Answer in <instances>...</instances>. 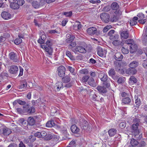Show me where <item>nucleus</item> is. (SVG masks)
<instances>
[{"instance_id":"14","label":"nucleus","mask_w":147,"mask_h":147,"mask_svg":"<svg viewBox=\"0 0 147 147\" xmlns=\"http://www.w3.org/2000/svg\"><path fill=\"white\" fill-rule=\"evenodd\" d=\"M97 31V29L94 27L89 28L87 30V33L91 35H92L95 34L96 32Z\"/></svg>"},{"instance_id":"46","label":"nucleus","mask_w":147,"mask_h":147,"mask_svg":"<svg viewBox=\"0 0 147 147\" xmlns=\"http://www.w3.org/2000/svg\"><path fill=\"white\" fill-rule=\"evenodd\" d=\"M91 99L94 101H99L98 98L96 94H94L91 95Z\"/></svg>"},{"instance_id":"59","label":"nucleus","mask_w":147,"mask_h":147,"mask_svg":"<svg viewBox=\"0 0 147 147\" xmlns=\"http://www.w3.org/2000/svg\"><path fill=\"white\" fill-rule=\"evenodd\" d=\"M40 132L41 134V138H42L43 139L45 136L46 135L47 132L44 131H41Z\"/></svg>"},{"instance_id":"11","label":"nucleus","mask_w":147,"mask_h":147,"mask_svg":"<svg viewBox=\"0 0 147 147\" xmlns=\"http://www.w3.org/2000/svg\"><path fill=\"white\" fill-rule=\"evenodd\" d=\"M2 18L5 20H8L11 18V14L8 12L6 11L2 12L1 14Z\"/></svg>"},{"instance_id":"6","label":"nucleus","mask_w":147,"mask_h":147,"mask_svg":"<svg viewBox=\"0 0 147 147\" xmlns=\"http://www.w3.org/2000/svg\"><path fill=\"white\" fill-rule=\"evenodd\" d=\"M139 125V124L134 123L131 127V129L132 130V133L133 135L135 136L138 135L139 134V131L138 129V127Z\"/></svg>"},{"instance_id":"53","label":"nucleus","mask_w":147,"mask_h":147,"mask_svg":"<svg viewBox=\"0 0 147 147\" xmlns=\"http://www.w3.org/2000/svg\"><path fill=\"white\" fill-rule=\"evenodd\" d=\"M29 139L30 140V141L33 142L36 139V136L34 135L30 136L29 137Z\"/></svg>"},{"instance_id":"48","label":"nucleus","mask_w":147,"mask_h":147,"mask_svg":"<svg viewBox=\"0 0 147 147\" xmlns=\"http://www.w3.org/2000/svg\"><path fill=\"white\" fill-rule=\"evenodd\" d=\"M122 53L124 54H127L129 52V50L127 49H126L124 47H122L121 49Z\"/></svg>"},{"instance_id":"44","label":"nucleus","mask_w":147,"mask_h":147,"mask_svg":"<svg viewBox=\"0 0 147 147\" xmlns=\"http://www.w3.org/2000/svg\"><path fill=\"white\" fill-rule=\"evenodd\" d=\"M48 33L50 34H59V32L57 29L55 30H49L48 31Z\"/></svg>"},{"instance_id":"40","label":"nucleus","mask_w":147,"mask_h":147,"mask_svg":"<svg viewBox=\"0 0 147 147\" xmlns=\"http://www.w3.org/2000/svg\"><path fill=\"white\" fill-rule=\"evenodd\" d=\"M88 84L90 86H94L95 85V82L94 80L92 78H90L88 82Z\"/></svg>"},{"instance_id":"35","label":"nucleus","mask_w":147,"mask_h":147,"mask_svg":"<svg viewBox=\"0 0 147 147\" xmlns=\"http://www.w3.org/2000/svg\"><path fill=\"white\" fill-rule=\"evenodd\" d=\"M122 103L124 104H128L131 102V99L127 97L123 98L122 99Z\"/></svg>"},{"instance_id":"5","label":"nucleus","mask_w":147,"mask_h":147,"mask_svg":"<svg viewBox=\"0 0 147 147\" xmlns=\"http://www.w3.org/2000/svg\"><path fill=\"white\" fill-rule=\"evenodd\" d=\"M100 17L102 21L106 23L109 22L110 16L109 14L106 13H102L100 14Z\"/></svg>"},{"instance_id":"21","label":"nucleus","mask_w":147,"mask_h":147,"mask_svg":"<svg viewBox=\"0 0 147 147\" xmlns=\"http://www.w3.org/2000/svg\"><path fill=\"white\" fill-rule=\"evenodd\" d=\"M28 124L30 126H33L35 123V120L34 119L31 117H28L27 120Z\"/></svg>"},{"instance_id":"39","label":"nucleus","mask_w":147,"mask_h":147,"mask_svg":"<svg viewBox=\"0 0 147 147\" xmlns=\"http://www.w3.org/2000/svg\"><path fill=\"white\" fill-rule=\"evenodd\" d=\"M137 98L136 99L135 104H134V106L136 107H139L140 105L141 101L140 99L137 97H136Z\"/></svg>"},{"instance_id":"50","label":"nucleus","mask_w":147,"mask_h":147,"mask_svg":"<svg viewBox=\"0 0 147 147\" xmlns=\"http://www.w3.org/2000/svg\"><path fill=\"white\" fill-rule=\"evenodd\" d=\"M133 42V39H129L126 40L125 42V44L127 45H131L132 43Z\"/></svg>"},{"instance_id":"9","label":"nucleus","mask_w":147,"mask_h":147,"mask_svg":"<svg viewBox=\"0 0 147 147\" xmlns=\"http://www.w3.org/2000/svg\"><path fill=\"white\" fill-rule=\"evenodd\" d=\"M115 68L116 71L119 73L122 74V72H124V70L123 71L122 67L119 63V62L115 61L114 62Z\"/></svg>"},{"instance_id":"20","label":"nucleus","mask_w":147,"mask_h":147,"mask_svg":"<svg viewBox=\"0 0 147 147\" xmlns=\"http://www.w3.org/2000/svg\"><path fill=\"white\" fill-rule=\"evenodd\" d=\"M99 78L102 81L105 82L108 80L107 75L103 73H100L99 74Z\"/></svg>"},{"instance_id":"27","label":"nucleus","mask_w":147,"mask_h":147,"mask_svg":"<svg viewBox=\"0 0 147 147\" xmlns=\"http://www.w3.org/2000/svg\"><path fill=\"white\" fill-rule=\"evenodd\" d=\"M129 47L130 52L132 53L135 52L137 49V46L136 44H131Z\"/></svg>"},{"instance_id":"18","label":"nucleus","mask_w":147,"mask_h":147,"mask_svg":"<svg viewBox=\"0 0 147 147\" xmlns=\"http://www.w3.org/2000/svg\"><path fill=\"white\" fill-rule=\"evenodd\" d=\"M70 129L71 132L77 134L80 131L79 128L75 125H72Z\"/></svg>"},{"instance_id":"17","label":"nucleus","mask_w":147,"mask_h":147,"mask_svg":"<svg viewBox=\"0 0 147 147\" xmlns=\"http://www.w3.org/2000/svg\"><path fill=\"white\" fill-rule=\"evenodd\" d=\"M63 135H65L66 136L65 138H64V140H66L67 138H68L69 135L67 134V130L66 127H65L63 126H61V128L59 131Z\"/></svg>"},{"instance_id":"57","label":"nucleus","mask_w":147,"mask_h":147,"mask_svg":"<svg viewBox=\"0 0 147 147\" xmlns=\"http://www.w3.org/2000/svg\"><path fill=\"white\" fill-rule=\"evenodd\" d=\"M25 3V1L24 0H18L17 1V3L19 5V6L22 5Z\"/></svg>"},{"instance_id":"8","label":"nucleus","mask_w":147,"mask_h":147,"mask_svg":"<svg viewBox=\"0 0 147 147\" xmlns=\"http://www.w3.org/2000/svg\"><path fill=\"white\" fill-rule=\"evenodd\" d=\"M97 51L98 55L100 57L105 56L107 52L106 50L103 49L100 47H97Z\"/></svg>"},{"instance_id":"51","label":"nucleus","mask_w":147,"mask_h":147,"mask_svg":"<svg viewBox=\"0 0 147 147\" xmlns=\"http://www.w3.org/2000/svg\"><path fill=\"white\" fill-rule=\"evenodd\" d=\"M103 85L104 87L105 86L107 88H109L110 86L109 82L108 80L104 82L103 83Z\"/></svg>"},{"instance_id":"16","label":"nucleus","mask_w":147,"mask_h":147,"mask_svg":"<svg viewBox=\"0 0 147 147\" xmlns=\"http://www.w3.org/2000/svg\"><path fill=\"white\" fill-rule=\"evenodd\" d=\"M18 69L17 66L15 65H11L10 67L9 71L12 74H16L18 71Z\"/></svg>"},{"instance_id":"58","label":"nucleus","mask_w":147,"mask_h":147,"mask_svg":"<svg viewBox=\"0 0 147 147\" xmlns=\"http://www.w3.org/2000/svg\"><path fill=\"white\" fill-rule=\"evenodd\" d=\"M124 82V78H122L121 77L119 78L117 82L119 84H121L123 83Z\"/></svg>"},{"instance_id":"3","label":"nucleus","mask_w":147,"mask_h":147,"mask_svg":"<svg viewBox=\"0 0 147 147\" xmlns=\"http://www.w3.org/2000/svg\"><path fill=\"white\" fill-rule=\"evenodd\" d=\"M24 111L28 114H32L35 112V109L33 107H30L29 103H27L23 106Z\"/></svg>"},{"instance_id":"15","label":"nucleus","mask_w":147,"mask_h":147,"mask_svg":"<svg viewBox=\"0 0 147 147\" xmlns=\"http://www.w3.org/2000/svg\"><path fill=\"white\" fill-rule=\"evenodd\" d=\"M67 39H66V42L67 43H70L72 42L75 38V36L73 35H71L69 34H67L66 35Z\"/></svg>"},{"instance_id":"4","label":"nucleus","mask_w":147,"mask_h":147,"mask_svg":"<svg viewBox=\"0 0 147 147\" xmlns=\"http://www.w3.org/2000/svg\"><path fill=\"white\" fill-rule=\"evenodd\" d=\"M88 125V122L85 120H82V121L80 122V126L82 129L87 131L90 130V129Z\"/></svg>"},{"instance_id":"19","label":"nucleus","mask_w":147,"mask_h":147,"mask_svg":"<svg viewBox=\"0 0 147 147\" xmlns=\"http://www.w3.org/2000/svg\"><path fill=\"white\" fill-rule=\"evenodd\" d=\"M123 57V55L119 52L116 53L114 55V58L117 61H121Z\"/></svg>"},{"instance_id":"26","label":"nucleus","mask_w":147,"mask_h":147,"mask_svg":"<svg viewBox=\"0 0 147 147\" xmlns=\"http://www.w3.org/2000/svg\"><path fill=\"white\" fill-rule=\"evenodd\" d=\"M63 86L62 82H58L56 83L55 88L57 91H59L61 88H63Z\"/></svg>"},{"instance_id":"49","label":"nucleus","mask_w":147,"mask_h":147,"mask_svg":"<svg viewBox=\"0 0 147 147\" xmlns=\"http://www.w3.org/2000/svg\"><path fill=\"white\" fill-rule=\"evenodd\" d=\"M142 65L143 67L145 69H147V60H144L142 64Z\"/></svg>"},{"instance_id":"37","label":"nucleus","mask_w":147,"mask_h":147,"mask_svg":"<svg viewBox=\"0 0 147 147\" xmlns=\"http://www.w3.org/2000/svg\"><path fill=\"white\" fill-rule=\"evenodd\" d=\"M142 40L143 43L144 45H146L147 44V35L143 34L142 35Z\"/></svg>"},{"instance_id":"52","label":"nucleus","mask_w":147,"mask_h":147,"mask_svg":"<svg viewBox=\"0 0 147 147\" xmlns=\"http://www.w3.org/2000/svg\"><path fill=\"white\" fill-rule=\"evenodd\" d=\"M119 127L121 129L124 128L126 127V123L124 122L121 123L119 124Z\"/></svg>"},{"instance_id":"29","label":"nucleus","mask_w":147,"mask_h":147,"mask_svg":"<svg viewBox=\"0 0 147 147\" xmlns=\"http://www.w3.org/2000/svg\"><path fill=\"white\" fill-rule=\"evenodd\" d=\"M71 80L70 76L69 75L63 77L62 79V82L65 83H67Z\"/></svg>"},{"instance_id":"30","label":"nucleus","mask_w":147,"mask_h":147,"mask_svg":"<svg viewBox=\"0 0 147 147\" xmlns=\"http://www.w3.org/2000/svg\"><path fill=\"white\" fill-rule=\"evenodd\" d=\"M137 80L134 76H131L129 79V83L130 84H133L136 83L137 82Z\"/></svg>"},{"instance_id":"10","label":"nucleus","mask_w":147,"mask_h":147,"mask_svg":"<svg viewBox=\"0 0 147 147\" xmlns=\"http://www.w3.org/2000/svg\"><path fill=\"white\" fill-rule=\"evenodd\" d=\"M41 48L45 49L46 52L50 55H52L53 52V49L51 47H47L46 45H41Z\"/></svg>"},{"instance_id":"45","label":"nucleus","mask_w":147,"mask_h":147,"mask_svg":"<svg viewBox=\"0 0 147 147\" xmlns=\"http://www.w3.org/2000/svg\"><path fill=\"white\" fill-rule=\"evenodd\" d=\"M115 72L114 69H111L109 70V76L113 77L115 76Z\"/></svg>"},{"instance_id":"23","label":"nucleus","mask_w":147,"mask_h":147,"mask_svg":"<svg viewBox=\"0 0 147 147\" xmlns=\"http://www.w3.org/2000/svg\"><path fill=\"white\" fill-rule=\"evenodd\" d=\"M120 35L121 38L127 39L129 37V33L127 31H124L121 33Z\"/></svg>"},{"instance_id":"61","label":"nucleus","mask_w":147,"mask_h":147,"mask_svg":"<svg viewBox=\"0 0 147 147\" xmlns=\"http://www.w3.org/2000/svg\"><path fill=\"white\" fill-rule=\"evenodd\" d=\"M18 103L21 105H25L26 104V102L25 101H22L20 99H18Z\"/></svg>"},{"instance_id":"47","label":"nucleus","mask_w":147,"mask_h":147,"mask_svg":"<svg viewBox=\"0 0 147 147\" xmlns=\"http://www.w3.org/2000/svg\"><path fill=\"white\" fill-rule=\"evenodd\" d=\"M22 42V40L20 38H16L14 41V43L17 45L19 44Z\"/></svg>"},{"instance_id":"62","label":"nucleus","mask_w":147,"mask_h":147,"mask_svg":"<svg viewBox=\"0 0 147 147\" xmlns=\"http://www.w3.org/2000/svg\"><path fill=\"white\" fill-rule=\"evenodd\" d=\"M137 16L140 19H143L144 18V15L142 13H139L138 14Z\"/></svg>"},{"instance_id":"60","label":"nucleus","mask_w":147,"mask_h":147,"mask_svg":"<svg viewBox=\"0 0 147 147\" xmlns=\"http://www.w3.org/2000/svg\"><path fill=\"white\" fill-rule=\"evenodd\" d=\"M64 15L67 17H70L72 15V12L70 11L69 12H65L64 13Z\"/></svg>"},{"instance_id":"13","label":"nucleus","mask_w":147,"mask_h":147,"mask_svg":"<svg viewBox=\"0 0 147 147\" xmlns=\"http://www.w3.org/2000/svg\"><path fill=\"white\" fill-rule=\"evenodd\" d=\"M126 73L127 74L129 75H134L137 73V71L135 68L129 67L126 69Z\"/></svg>"},{"instance_id":"54","label":"nucleus","mask_w":147,"mask_h":147,"mask_svg":"<svg viewBox=\"0 0 147 147\" xmlns=\"http://www.w3.org/2000/svg\"><path fill=\"white\" fill-rule=\"evenodd\" d=\"M76 45V42H71V43L69 45V47L70 48H72L75 47Z\"/></svg>"},{"instance_id":"33","label":"nucleus","mask_w":147,"mask_h":147,"mask_svg":"<svg viewBox=\"0 0 147 147\" xmlns=\"http://www.w3.org/2000/svg\"><path fill=\"white\" fill-rule=\"evenodd\" d=\"M53 135L51 133H47L43 140L46 141H49L51 140L53 138Z\"/></svg>"},{"instance_id":"64","label":"nucleus","mask_w":147,"mask_h":147,"mask_svg":"<svg viewBox=\"0 0 147 147\" xmlns=\"http://www.w3.org/2000/svg\"><path fill=\"white\" fill-rule=\"evenodd\" d=\"M52 45V43L51 42L50 40H48L46 41V46H47L48 47H51Z\"/></svg>"},{"instance_id":"28","label":"nucleus","mask_w":147,"mask_h":147,"mask_svg":"<svg viewBox=\"0 0 147 147\" xmlns=\"http://www.w3.org/2000/svg\"><path fill=\"white\" fill-rule=\"evenodd\" d=\"M11 132V129L7 128H3V134L5 136H8Z\"/></svg>"},{"instance_id":"42","label":"nucleus","mask_w":147,"mask_h":147,"mask_svg":"<svg viewBox=\"0 0 147 147\" xmlns=\"http://www.w3.org/2000/svg\"><path fill=\"white\" fill-rule=\"evenodd\" d=\"M130 144L132 146H134L137 145L138 144V142L137 140L132 138L131 140Z\"/></svg>"},{"instance_id":"38","label":"nucleus","mask_w":147,"mask_h":147,"mask_svg":"<svg viewBox=\"0 0 147 147\" xmlns=\"http://www.w3.org/2000/svg\"><path fill=\"white\" fill-rule=\"evenodd\" d=\"M66 54L71 60L74 61L75 60V57L71 54L69 51H67L66 52Z\"/></svg>"},{"instance_id":"56","label":"nucleus","mask_w":147,"mask_h":147,"mask_svg":"<svg viewBox=\"0 0 147 147\" xmlns=\"http://www.w3.org/2000/svg\"><path fill=\"white\" fill-rule=\"evenodd\" d=\"M129 22L130 25L131 26L136 25L137 23V22L136 21H134L132 20H130Z\"/></svg>"},{"instance_id":"32","label":"nucleus","mask_w":147,"mask_h":147,"mask_svg":"<svg viewBox=\"0 0 147 147\" xmlns=\"http://www.w3.org/2000/svg\"><path fill=\"white\" fill-rule=\"evenodd\" d=\"M55 125V123L53 120L48 121L46 124V126L47 127H51Z\"/></svg>"},{"instance_id":"36","label":"nucleus","mask_w":147,"mask_h":147,"mask_svg":"<svg viewBox=\"0 0 147 147\" xmlns=\"http://www.w3.org/2000/svg\"><path fill=\"white\" fill-rule=\"evenodd\" d=\"M113 44L115 46H118L120 45H122L123 43L121 41L119 40H115L112 42Z\"/></svg>"},{"instance_id":"12","label":"nucleus","mask_w":147,"mask_h":147,"mask_svg":"<svg viewBox=\"0 0 147 147\" xmlns=\"http://www.w3.org/2000/svg\"><path fill=\"white\" fill-rule=\"evenodd\" d=\"M10 59L13 62H16L18 61V57L13 52H11L9 54Z\"/></svg>"},{"instance_id":"43","label":"nucleus","mask_w":147,"mask_h":147,"mask_svg":"<svg viewBox=\"0 0 147 147\" xmlns=\"http://www.w3.org/2000/svg\"><path fill=\"white\" fill-rule=\"evenodd\" d=\"M118 19V17L117 16L114 15L111 17L110 19V21L112 22H116Z\"/></svg>"},{"instance_id":"34","label":"nucleus","mask_w":147,"mask_h":147,"mask_svg":"<svg viewBox=\"0 0 147 147\" xmlns=\"http://www.w3.org/2000/svg\"><path fill=\"white\" fill-rule=\"evenodd\" d=\"M32 5L33 7L36 9L39 8L40 6V3L36 1H33L32 3Z\"/></svg>"},{"instance_id":"63","label":"nucleus","mask_w":147,"mask_h":147,"mask_svg":"<svg viewBox=\"0 0 147 147\" xmlns=\"http://www.w3.org/2000/svg\"><path fill=\"white\" fill-rule=\"evenodd\" d=\"M27 84L26 82H24L20 86V89H22L27 86Z\"/></svg>"},{"instance_id":"31","label":"nucleus","mask_w":147,"mask_h":147,"mask_svg":"<svg viewBox=\"0 0 147 147\" xmlns=\"http://www.w3.org/2000/svg\"><path fill=\"white\" fill-rule=\"evenodd\" d=\"M11 3L10 7L11 8L13 9H17L19 8V6L18 3L14 2H9Z\"/></svg>"},{"instance_id":"24","label":"nucleus","mask_w":147,"mask_h":147,"mask_svg":"<svg viewBox=\"0 0 147 147\" xmlns=\"http://www.w3.org/2000/svg\"><path fill=\"white\" fill-rule=\"evenodd\" d=\"M139 65L138 61L135 60L132 61L129 65V67L131 68H135Z\"/></svg>"},{"instance_id":"22","label":"nucleus","mask_w":147,"mask_h":147,"mask_svg":"<svg viewBox=\"0 0 147 147\" xmlns=\"http://www.w3.org/2000/svg\"><path fill=\"white\" fill-rule=\"evenodd\" d=\"M96 89L100 93H105L107 92L106 88L103 86H98L96 88Z\"/></svg>"},{"instance_id":"2","label":"nucleus","mask_w":147,"mask_h":147,"mask_svg":"<svg viewBox=\"0 0 147 147\" xmlns=\"http://www.w3.org/2000/svg\"><path fill=\"white\" fill-rule=\"evenodd\" d=\"M111 7L114 11L113 12L116 15L119 16L121 14V11L119 9V6L117 2H113L111 5Z\"/></svg>"},{"instance_id":"25","label":"nucleus","mask_w":147,"mask_h":147,"mask_svg":"<svg viewBox=\"0 0 147 147\" xmlns=\"http://www.w3.org/2000/svg\"><path fill=\"white\" fill-rule=\"evenodd\" d=\"M117 131L116 129L111 128L108 131V134L109 136L112 137L115 135Z\"/></svg>"},{"instance_id":"1","label":"nucleus","mask_w":147,"mask_h":147,"mask_svg":"<svg viewBox=\"0 0 147 147\" xmlns=\"http://www.w3.org/2000/svg\"><path fill=\"white\" fill-rule=\"evenodd\" d=\"M80 44L81 45L76 47L74 49L75 51L80 53H86V49L87 47V44L84 42H80Z\"/></svg>"},{"instance_id":"41","label":"nucleus","mask_w":147,"mask_h":147,"mask_svg":"<svg viewBox=\"0 0 147 147\" xmlns=\"http://www.w3.org/2000/svg\"><path fill=\"white\" fill-rule=\"evenodd\" d=\"M8 76V75L6 71H3L0 74V76L2 79L6 78Z\"/></svg>"},{"instance_id":"7","label":"nucleus","mask_w":147,"mask_h":147,"mask_svg":"<svg viewBox=\"0 0 147 147\" xmlns=\"http://www.w3.org/2000/svg\"><path fill=\"white\" fill-rule=\"evenodd\" d=\"M58 75L61 77L64 76L65 75V67L63 66H60L57 68Z\"/></svg>"},{"instance_id":"55","label":"nucleus","mask_w":147,"mask_h":147,"mask_svg":"<svg viewBox=\"0 0 147 147\" xmlns=\"http://www.w3.org/2000/svg\"><path fill=\"white\" fill-rule=\"evenodd\" d=\"M89 78V77L88 76H85L82 78V81L83 82H86L87 81Z\"/></svg>"}]
</instances>
